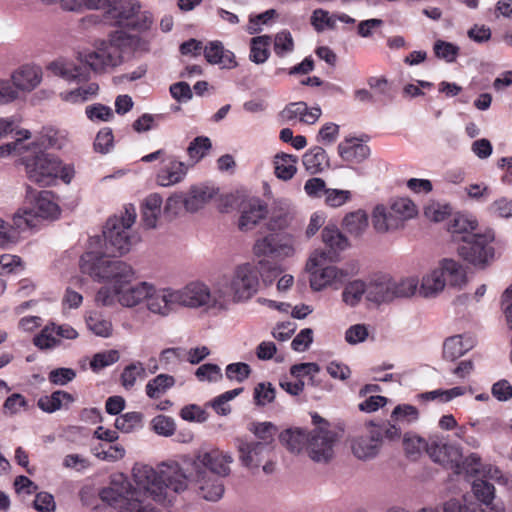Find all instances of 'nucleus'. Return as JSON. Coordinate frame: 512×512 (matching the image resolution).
I'll return each instance as SVG.
<instances>
[{
  "mask_svg": "<svg viewBox=\"0 0 512 512\" xmlns=\"http://www.w3.org/2000/svg\"><path fill=\"white\" fill-rule=\"evenodd\" d=\"M217 189L208 185L192 186L186 197V211L197 212L216 195Z\"/></svg>",
  "mask_w": 512,
  "mask_h": 512,
  "instance_id": "obj_30",
  "label": "nucleus"
},
{
  "mask_svg": "<svg viewBox=\"0 0 512 512\" xmlns=\"http://www.w3.org/2000/svg\"><path fill=\"white\" fill-rule=\"evenodd\" d=\"M162 480L166 486L167 505L171 503V500H168V489L180 493L187 490L189 484H192V466L190 462L186 469H183L177 463L166 465V469L162 471Z\"/></svg>",
  "mask_w": 512,
  "mask_h": 512,
  "instance_id": "obj_22",
  "label": "nucleus"
},
{
  "mask_svg": "<svg viewBox=\"0 0 512 512\" xmlns=\"http://www.w3.org/2000/svg\"><path fill=\"white\" fill-rule=\"evenodd\" d=\"M148 290L146 307L150 313L167 317L179 307L175 288L156 287L154 284L149 283Z\"/></svg>",
  "mask_w": 512,
  "mask_h": 512,
  "instance_id": "obj_17",
  "label": "nucleus"
},
{
  "mask_svg": "<svg viewBox=\"0 0 512 512\" xmlns=\"http://www.w3.org/2000/svg\"><path fill=\"white\" fill-rule=\"evenodd\" d=\"M149 283L142 281L136 284H126L116 292L109 291L107 288H100L95 300L101 306L112 307L119 303L123 307L133 308L144 300L146 301L147 293H149Z\"/></svg>",
  "mask_w": 512,
  "mask_h": 512,
  "instance_id": "obj_13",
  "label": "nucleus"
},
{
  "mask_svg": "<svg viewBox=\"0 0 512 512\" xmlns=\"http://www.w3.org/2000/svg\"><path fill=\"white\" fill-rule=\"evenodd\" d=\"M340 157L351 163H361L370 155V148L357 139H346L338 145Z\"/></svg>",
  "mask_w": 512,
  "mask_h": 512,
  "instance_id": "obj_33",
  "label": "nucleus"
},
{
  "mask_svg": "<svg viewBox=\"0 0 512 512\" xmlns=\"http://www.w3.org/2000/svg\"><path fill=\"white\" fill-rule=\"evenodd\" d=\"M269 217L265 224L267 231L286 232L285 230L292 224L295 216V209L292 204L285 199L274 201Z\"/></svg>",
  "mask_w": 512,
  "mask_h": 512,
  "instance_id": "obj_23",
  "label": "nucleus"
},
{
  "mask_svg": "<svg viewBox=\"0 0 512 512\" xmlns=\"http://www.w3.org/2000/svg\"><path fill=\"white\" fill-rule=\"evenodd\" d=\"M446 286V278L443 277L441 270L437 267L426 272L419 282V295L424 298H434L438 296Z\"/></svg>",
  "mask_w": 512,
  "mask_h": 512,
  "instance_id": "obj_29",
  "label": "nucleus"
},
{
  "mask_svg": "<svg viewBox=\"0 0 512 512\" xmlns=\"http://www.w3.org/2000/svg\"><path fill=\"white\" fill-rule=\"evenodd\" d=\"M372 225L377 233L384 234L401 228L391 206L379 204L372 211Z\"/></svg>",
  "mask_w": 512,
  "mask_h": 512,
  "instance_id": "obj_27",
  "label": "nucleus"
},
{
  "mask_svg": "<svg viewBox=\"0 0 512 512\" xmlns=\"http://www.w3.org/2000/svg\"><path fill=\"white\" fill-rule=\"evenodd\" d=\"M220 478L207 470L192 469V485L198 495L206 501L217 502L223 497L225 486Z\"/></svg>",
  "mask_w": 512,
  "mask_h": 512,
  "instance_id": "obj_19",
  "label": "nucleus"
},
{
  "mask_svg": "<svg viewBox=\"0 0 512 512\" xmlns=\"http://www.w3.org/2000/svg\"><path fill=\"white\" fill-rule=\"evenodd\" d=\"M74 401L75 398L72 394L63 390H57L51 395L40 397L37 405L42 411L46 413H53L63 407L68 408V406Z\"/></svg>",
  "mask_w": 512,
  "mask_h": 512,
  "instance_id": "obj_38",
  "label": "nucleus"
},
{
  "mask_svg": "<svg viewBox=\"0 0 512 512\" xmlns=\"http://www.w3.org/2000/svg\"><path fill=\"white\" fill-rule=\"evenodd\" d=\"M382 445V431L371 429L351 439V449L355 457L369 460L376 457Z\"/></svg>",
  "mask_w": 512,
  "mask_h": 512,
  "instance_id": "obj_21",
  "label": "nucleus"
},
{
  "mask_svg": "<svg viewBox=\"0 0 512 512\" xmlns=\"http://www.w3.org/2000/svg\"><path fill=\"white\" fill-rule=\"evenodd\" d=\"M260 285L257 267L249 262L239 264L215 280L216 303L223 311L234 304L245 303L258 292Z\"/></svg>",
  "mask_w": 512,
  "mask_h": 512,
  "instance_id": "obj_2",
  "label": "nucleus"
},
{
  "mask_svg": "<svg viewBox=\"0 0 512 512\" xmlns=\"http://www.w3.org/2000/svg\"><path fill=\"white\" fill-rule=\"evenodd\" d=\"M272 43V37L269 35L256 36L250 42L249 59L256 64H263L270 55L269 46Z\"/></svg>",
  "mask_w": 512,
  "mask_h": 512,
  "instance_id": "obj_43",
  "label": "nucleus"
},
{
  "mask_svg": "<svg viewBox=\"0 0 512 512\" xmlns=\"http://www.w3.org/2000/svg\"><path fill=\"white\" fill-rule=\"evenodd\" d=\"M175 384V378L168 374H159L146 384L145 391L149 398L157 399Z\"/></svg>",
  "mask_w": 512,
  "mask_h": 512,
  "instance_id": "obj_46",
  "label": "nucleus"
},
{
  "mask_svg": "<svg viewBox=\"0 0 512 512\" xmlns=\"http://www.w3.org/2000/svg\"><path fill=\"white\" fill-rule=\"evenodd\" d=\"M132 476L135 487L131 486V492H136L135 497L150 503L149 500L161 505H166V486L159 474L152 466L136 463L132 468Z\"/></svg>",
  "mask_w": 512,
  "mask_h": 512,
  "instance_id": "obj_8",
  "label": "nucleus"
},
{
  "mask_svg": "<svg viewBox=\"0 0 512 512\" xmlns=\"http://www.w3.org/2000/svg\"><path fill=\"white\" fill-rule=\"evenodd\" d=\"M426 450L434 462L453 469L456 474L462 473V452L459 447L448 444L443 437L434 436L429 438Z\"/></svg>",
  "mask_w": 512,
  "mask_h": 512,
  "instance_id": "obj_16",
  "label": "nucleus"
},
{
  "mask_svg": "<svg viewBox=\"0 0 512 512\" xmlns=\"http://www.w3.org/2000/svg\"><path fill=\"white\" fill-rule=\"evenodd\" d=\"M131 492V483L123 475L114 477L109 487L101 490L102 501L119 509L120 512H143L146 504Z\"/></svg>",
  "mask_w": 512,
  "mask_h": 512,
  "instance_id": "obj_10",
  "label": "nucleus"
},
{
  "mask_svg": "<svg viewBox=\"0 0 512 512\" xmlns=\"http://www.w3.org/2000/svg\"><path fill=\"white\" fill-rule=\"evenodd\" d=\"M61 340L57 338L54 323L46 325L33 339V344L40 350H49L59 346Z\"/></svg>",
  "mask_w": 512,
  "mask_h": 512,
  "instance_id": "obj_49",
  "label": "nucleus"
},
{
  "mask_svg": "<svg viewBox=\"0 0 512 512\" xmlns=\"http://www.w3.org/2000/svg\"><path fill=\"white\" fill-rule=\"evenodd\" d=\"M135 42V36L118 30L113 32L107 41L100 42L94 50L79 52L78 60L83 65L58 59L50 63L48 69L68 82H84L89 79V70L103 72L121 64L123 48L130 47Z\"/></svg>",
  "mask_w": 512,
  "mask_h": 512,
  "instance_id": "obj_1",
  "label": "nucleus"
},
{
  "mask_svg": "<svg viewBox=\"0 0 512 512\" xmlns=\"http://www.w3.org/2000/svg\"><path fill=\"white\" fill-rule=\"evenodd\" d=\"M367 284V300L377 304L392 301L391 276L379 275L372 278Z\"/></svg>",
  "mask_w": 512,
  "mask_h": 512,
  "instance_id": "obj_28",
  "label": "nucleus"
},
{
  "mask_svg": "<svg viewBox=\"0 0 512 512\" xmlns=\"http://www.w3.org/2000/svg\"><path fill=\"white\" fill-rule=\"evenodd\" d=\"M99 10L106 23L138 32L148 30L153 22L149 13L140 12L137 0H105Z\"/></svg>",
  "mask_w": 512,
  "mask_h": 512,
  "instance_id": "obj_6",
  "label": "nucleus"
},
{
  "mask_svg": "<svg viewBox=\"0 0 512 512\" xmlns=\"http://www.w3.org/2000/svg\"><path fill=\"white\" fill-rule=\"evenodd\" d=\"M81 271L94 280L107 282L109 291L116 292L136 279L133 267L122 260H110L95 252H86L80 259Z\"/></svg>",
  "mask_w": 512,
  "mask_h": 512,
  "instance_id": "obj_3",
  "label": "nucleus"
},
{
  "mask_svg": "<svg viewBox=\"0 0 512 512\" xmlns=\"http://www.w3.org/2000/svg\"><path fill=\"white\" fill-rule=\"evenodd\" d=\"M368 224V215L362 209L347 213L342 220V228L354 237L362 236Z\"/></svg>",
  "mask_w": 512,
  "mask_h": 512,
  "instance_id": "obj_40",
  "label": "nucleus"
},
{
  "mask_svg": "<svg viewBox=\"0 0 512 512\" xmlns=\"http://www.w3.org/2000/svg\"><path fill=\"white\" fill-rule=\"evenodd\" d=\"M494 239L495 233L492 229L467 235L457 248L458 254L475 267L485 268L494 259L495 250L491 245Z\"/></svg>",
  "mask_w": 512,
  "mask_h": 512,
  "instance_id": "obj_9",
  "label": "nucleus"
},
{
  "mask_svg": "<svg viewBox=\"0 0 512 512\" xmlns=\"http://www.w3.org/2000/svg\"><path fill=\"white\" fill-rule=\"evenodd\" d=\"M205 59L210 64H222L224 67L236 65L235 56L230 51H225L220 41H212L203 50Z\"/></svg>",
  "mask_w": 512,
  "mask_h": 512,
  "instance_id": "obj_39",
  "label": "nucleus"
},
{
  "mask_svg": "<svg viewBox=\"0 0 512 512\" xmlns=\"http://www.w3.org/2000/svg\"><path fill=\"white\" fill-rule=\"evenodd\" d=\"M297 252V239L291 232L268 231L256 238L252 253L261 259L284 260L293 257ZM263 260H259L262 264Z\"/></svg>",
  "mask_w": 512,
  "mask_h": 512,
  "instance_id": "obj_7",
  "label": "nucleus"
},
{
  "mask_svg": "<svg viewBox=\"0 0 512 512\" xmlns=\"http://www.w3.org/2000/svg\"><path fill=\"white\" fill-rule=\"evenodd\" d=\"M163 199L160 194L148 195L141 205V220L146 228L152 229L157 226L162 211Z\"/></svg>",
  "mask_w": 512,
  "mask_h": 512,
  "instance_id": "obj_31",
  "label": "nucleus"
},
{
  "mask_svg": "<svg viewBox=\"0 0 512 512\" xmlns=\"http://www.w3.org/2000/svg\"><path fill=\"white\" fill-rule=\"evenodd\" d=\"M27 178L40 186H49L60 178L69 184L74 175V166L63 164L61 160L50 153L35 152L22 158Z\"/></svg>",
  "mask_w": 512,
  "mask_h": 512,
  "instance_id": "obj_5",
  "label": "nucleus"
},
{
  "mask_svg": "<svg viewBox=\"0 0 512 512\" xmlns=\"http://www.w3.org/2000/svg\"><path fill=\"white\" fill-rule=\"evenodd\" d=\"M191 165L179 160L175 155L163 159L162 166L156 174V183L161 187H171L181 183Z\"/></svg>",
  "mask_w": 512,
  "mask_h": 512,
  "instance_id": "obj_20",
  "label": "nucleus"
},
{
  "mask_svg": "<svg viewBox=\"0 0 512 512\" xmlns=\"http://www.w3.org/2000/svg\"><path fill=\"white\" fill-rule=\"evenodd\" d=\"M17 92H31L42 81V69L37 65L25 64L11 73L10 77Z\"/></svg>",
  "mask_w": 512,
  "mask_h": 512,
  "instance_id": "obj_24",
  "label": "nucleus"
},
{
  "mask_svg": "<svg viewBox=\"0 0 512 512\" xmlns=\"http://www.w3.org/2000/svg\"><path fill=\"white\" fill-rule=\"evenodd\" d=\"M363 295L367 297V284L361 280H354L344 287L342 300L346 305L354 307L361 301Z\"/></svg>",
  "mask_w": 512,
  "mask_h": 512,
  "instance_id": "obj_47",
  "label": "nucleus"
},
{
  "mask_svg": "<svg viewBox=\"0 0 512 512\" xmlns=\"http://www.w3.org/2000/svg\"><path fill=\"white\" fill-rule=\"evenodd\" d=\"M235 446L239 462L250 470L259 468L264 460L273 453L267 443H257L246 438H237Z\"/></svg>",
  "mask_w": 512,
  "mask_h": 512,
  "instance_id": "obj_18",
  "label": "nucleus"
},
{
  "mask_svg": "<svg viewBox=\"0 0 512 512\" xmlns=\"http://www.w3.org/2000/svg\"><path fill=\"white\" fill-rule=\"evenodd\" d=\"M459 50L460 49L457 45L443 40H437L433 46V51L436 57L443 59L448 63H452L456 60Z\"/></svg>",
  "mask_w": 512,
  "mask_h": 512,
  "instance_id": "obj_64",
  "label": "nucleus"
},
{
  "mask_svg": "<svg viewBox=\"0 0 512 512\" xmlns=\"http://www.w3.org/2000/svg\"><path fill=\"white\" fill-rule=\"evenodd\" d=\"M234 462L232 454L218 448L201 450L190 461L193 470H207L218 477H228L231 474L230 465Z\"/></svg>",
  "mask_w": 512,
  "mask_h": 512,
  "instance_id": "obj_14",
  "label": "nucleus"
},
{
  "mask_svg": "<svg viewBox=\"0 0 512 512\" xmlns=\"http://www.w3.org/2000/svg\"><path fill=\"white\" fill-rule=\"evenodd\" d=\"M303 165L311 174H316L328 166V157L322 147L315 146L303 155Z\"/></svg>",
  "mask_w": 512,
  "mask_h": 512,
  "instance_id": "obj_42",
  "label": "nucleus"
},
{
  "mask_svg": "<svg viewBox=\"0 0 512 512\" xmlns=\"http://www.w3.org/2000/svg\"><path fill=\"white\" fill-rule=\"evenodd\" d=\"M477 220L467 214H456L448 225V231L451 233L454 241H464L465 236L474 235L477 228Z\"/></svg>",
  "mask_w": 512,
  "mask_h": 512,
  "instance_id": "obj_32",
  "label": "nucleus"
},
{
  "mask_svg": "<svg viewBox=\"0 0 512 512\" xmlns=\"http://www.w3.org/2000/svg\"><path fill=\"white\" fill-rule=\"evenodd\" d=\"M179 307L202 308L222 312L216 303L215 282L210 288L202 281H192L176 289Z\"/></svg>",
  "mask_w": 512,
  "mask_h": 512,
  "instance_id": "obj_12",
  "label": "nucleus"
},
{
  "mask_svg": "<svg viewBox=\"0 0 512 512\" xmlns=\"http://www.w3.org/2000/svg\"><path fill=\"white\" fill-rule=\"evenodd\" d=\"M273 49L279 57H284L294 50V40L288 30H282L275 35Z\"/></svg>",
  "mask_w": 512,
  "mask_h": 512,
  "instance_id": "obj_60",
  "label": "nucleus"
},
{
  "mask_svg": "<svg viewBox=\"0 0 512 512\" xmlns=\"http://www.w3.org/2000/svg\"><path fill=\"white\" fill-rule=\"evenodd\" d=\"M16 139L0 146V157H7L11 154H21L28 147L24 144V140L30 138L31 133L28 130H17L15 132Z\"/></svg>",
  "mask_w": 512,
  "mask_h": 512,
  "instance_id": "obj_55",
  "label": "nucleus"
},
{
  "mask_svg": "<svg viewBox=\"0 0 512 512\" xmlns=\"http://www.w3.org/2000/svg\"><path fill=\"white\" fill-rule=\"evenodd\" d=\"M401 226L417 215L416 205L408 198H399L390 205Z\"/></svg>",
  "mask_w": 512,
  "mask_h": 512,
  "instance_id": "obj_50",
  "label": "nucleus"
},
{
  "mask_svg": "<svg viewBox=\"0 0 512 512\" xmlns=\"http://www.w3.org/2000/svg\"><path fill=\"white\" fill-rule=\"evenodd\" d=\"M309 432L302 428H289L279 435L280 442L292 453L307 449Z\"/></svg>",
  "mask_w": 512,
  "mask_h": 512,
  "instance_id": "obj_37",
  "label": "nucleus"
},
{
  "mask_svg": "<svg viewBox=\"0 0 512 512\" xmlns=\"http://www.w3.org/2000/svg\"><path fill=\"white\" fill-rule=\"evenodd\" d=\"M120 358L119 352L117 350L111 349L96 353L91 362L90 367L93 371L98 372L114 363H116Z\"/></svg>",
  "mask_w": 512,
  "mask_h": 512,
  "instance_id": "obj_62",
  "label": "nucleus"
},
{
  "mask_svg": "<svg viewBox=\"0 0 512 512\" xmlns=\"http://www.w3.org/2000/svg\"><path fill=\"white\" fill-rule=\"evenodd\" d=\"M268 215V207L259 198L249 200L243 205L238 220L239 230L246 232L254 229Z\"/></svg>",
  "mask_w": 512,
  "mask_h": 512,
  "instance_id": "obj_25",
  "label": "nucleus"
},
{
  "mask_svg": "<svg viewBox=\"0 0 512 512\" xmlns=\"http://www.w3.org/2000/svg\"><path fill=\"white\" fill-rule=\"evenodd\" d=\"M311 24L318 32H322L326 29H333L336 25V14H330L328 11L323 9H316L312 14Z\"/></svg>",
  "mask_w": 512,
  "mask_h": 512,
  "instance_id": "obj_61",
  "label": "nucleus"
},
{
  "mask_svg": "<svg viewBox=\"0 0 512 512\" xmlns=\"http://www.w3.org/2000/svg\"><path fill=\"white\" fill-rule=\"evenodd\" d=\"M297 157L290 154H277L274 158V169L277 178L287 181L296 173Z\"/></svg>",
  "mask_w": 512,
  "mask_h": 512,
  "instance_id": "obj_44",
  "label": "nucleus"
},
{
  "mask_svg": "<svg viewBox=\"0 0 512 512\" xmlns=\"http://www.w3.org/2000/svg\"><path fill=\"white\" fill-rule=\"evenodd\" d=\"M442 512H483V509L476 501L463 497L444 502Z\"/></svg>",
  "mask_w": 512,
  "mask_h": 512,
  "instance_id": "obj_53",
  "label": "nucleus"
},
{
  "mask_svg": "<svg viewBox=\"0 0 512 512\" xmlns=\"http://www.w3.org/2000/svg\"><path fill=\"white\" fill-rule=\"evenodd\" d=\"M327 255L325 252H314L308 259L306 269L310 274V286L314 291H321L326 287L339 289L344 283L347 274L335 267L325 266Z\"/></svg>",
  "mask_w": 512,
  "mask_h": 512,
  "instance_id": "obj_11",
  "label": "nucleus"
},
{
  "mask_svg": "<svg viewBox=\"0 0 512 512\" xmlns=\"http://www.w3.org/2000/svg\"><path fill=\"white\" fill-rule=\"evenodd\" d=\"M36 219L37 218L31 208L29 206H25L14 213L12 218L13 223L11 225L16 229L19 235L21 231L34 227L36 225Z\"/></svg>",
  "mask_w": 512,
  "mask_h": 512,
  "instance_id": "obj_56",
  "label": "nucleus"
},
{
  "mask_svg": "<svg viewBox=\"0 0 512 512\" xmlns=\"http://www.w3.org/2000/svg\"><path fill=\"white\" fill-rule=\"evenodd\" d=\"M146 377V369L142 362L135 361L127 365L121 374V383L126 389L132 388L137 379Z\"/></svg>",
  "mask_w": 512,
  "mask_h": 512,
  "instance_id": "obj_51",
  "label": "nucleus"
},
{
  "mask_svg": "<svg viewBox=\"0 0 512 512\" xmlns=\"http://www.w3.org/2000/svg\"><path fill=\"white\" fill-rule=\"evenodd\" d=\"M322 240L334 251H342L348 247L347 238L335 226H326L322 230Z\"/></svg>",
  "mask_w": 512,
  "mask_h": 512,
  "instance_id": "obj_52",
  "label": "nucleus"
},
{
  "mask_svg": "<svg viewBox=\"0 0 512 512\" xmlns=\"http://www.w3.org/2000/svg\"><path fill=\"white\" fill-rule=\"evenodd\" d=\"M321 116L319 107L309 108L305 102H293L288 104L281 112V117L287 122H301L304 124H314Z\"/></svg>",
  "mask_w": 512,
  "mask_h": 512,
  "instance_id": "obj_26",
  "label": "nucleus"
},
{
  "mask_svg": "<svg viewBox=\"0 0 512 512\" xmlns=\"http://www.w3.org/2000/svg\"><path fill=\"white\" fill-rule=\"evenodd\" d=\"M472 492L482 504L489 506L495 498V487L483 479H475L472 483Z\"/></svg>",
  "mask_w": 512,
  "mask_h": 512,
  "instance_id": "obj_54",
  "label": "nucleus"
},
{
  "mask_svg": "<svg viewBox=\"0 0 512 512\" xmlns=\"http://www.w3.org/2000/svg\"><path fill=\"white\" fill-rule=\"evenodd\" d=\"M437 269L441 270L446 283L450 286L461 287L466 283V271L463 266L454 259H442Z\"/></svg>",
  "mask_w": 512,
  "mask_h": 512,
  "instance_id": "obj_36",
  "label": "nucleus"
},
{
  "mask_svg": "<svg viewBox=\"0 0 512 512\" xmlns=\"http://www.w3.org/2000/svg\"><path fill=\"white\" fill-rule=\"evenodd\" d=\"M137 213L133 205H127L119 215L110 217L103 231L105 248L112 255H125L140 242L139 233L133 228Z\"/></svg>",
  "mask_w": 512,
  "mask_h": 512,
  "instance_id": "obj_4",
  "label": "nucleus"
},
{
  "mask_svg": "<svg viewBox=\"0 0 512 512\" xmlns=\"http://www.w3.org/2000/svg\"><path fill=\"white\" fill-rule=\"evenodd\" d=\"M337 433L329 428L319 427L309 432L307 453L317 463H328L334 457Z\"/></svg>",
  "mask_w": 512,
  "mask_h": 512,
  "instance_id": "obj_15",
  "label": "nucleus"
},
{
  "mask_svg": "<svg viewBox=\"0 0 512 512\" xmlns=\"http://www.w3.org/2000/svg\"><path fill=\"white\" fill-rule=\"evenodd\" d=\"M143 414L140 412H127L125 414L120 415L115 420L116 429L124 432L130 433L135 429L142 427Z\"/></svg>",
  "mask_w": 512,
  "mask_h": 512,
  "instance_id": "obj_57",
  "label": "nucleus"
},
{
  "mask_svg": "<svg viewBox=\"0 0 512 512\" xmlns=\"http://www.w3.org/2000/svg\"><path fill=\"white\" fill-rule=\"evenodd\" d=\"M98 84L89 83L85 86L76 88L71 91L63 92L60 97L63 101L71 104L84 103L96 96L98 92Z\"/></svg>",
  "mask_w": 512,
  "mask_h": 512,
  "instance_id": "obj_45",
  "label": "nucleus"
},
{
  "mask_svg": "<svg viewBox=\"0 0 512 512\" xmlns=\"http://www.w3.org/2000/svg\"><path fill=\"white\" fill-rule=\"evenodd\" d=\"M30 204L29 207L36 218H53L59 213L58 205L54 202L53 195L49 191L39 192Z\"/></svg>",
  "mask_w": 512,
  "mask_h": 512,
  "instance_id": "obj_34",
  "label": "nucleus"
},
{
  "mask_svg": "<svg viewBox=\"0 0 512 512\" xmlns=\"http://www.w3.org/2000/svg\"><path fill=\"white\" fill-rule=\"evenodd\" d=\"M92 452L97 458L109 462H116L123 459L126 453L125 448L119 444L110 445L107 449L99 445L94 447Z\"/></svg>",
  "mask_w": 512,
  "mask_h": 512,
  "instance_id": "obj_63",
  "label": "nucleus"
},
{
  "mask_svg": "<svg viewBox=\"0 0 512 512\" xmlns=\"http://www.w3.org/2000/svg\"><path fill=\"white\" fill-rule=\"evenodd\" d=\"M419 279L416 276H407L399 279L391 277L392 301L395 299L411 298L419 294Z\"/></svg>",
  "mask_w": 512,
  "mask_h": 512,
  "instance_id": "obj_41",
  "label": "nucleus"
},
{
  "mask_svg": "<svg viewBox=\"0 0 512 512\" xmlns=\"http://www.w3.org/2000/svg\"><path fill=\"white\" fill-rule=\"evenodd\" d=\"M211 148V142L208 137H196L188 146L187 153L189 160L194 165L200 161Z\"/></svg>",
  "mask_w": 512,
  "mask_h": 512,
  "instance_id": "obj_59",
  "label": "nucleus"
},
{
  "mask_svg": "<svg viewBox=\"0 0 512 512\" xmlns=\"http://www.w3.org/2000/svg\"><path fill=\"white\" fill-rule=\"evenodd\" d=\"M86 324L88 329L97 336L107 338L112 334V323L100 314L89 315Z\"/></svg>",
  "mask_w": 512,
  "mask_h": 512,
  "instance_id": "obj_58",
  "label": "nucleus"
},
{
  "mask_svg": "<svg viewBox=\"0 0 512 512\" xmlns=\"http://www.w3.org/2000/svg\"><path fill=\"white\" fill-rule=\"evenodd\" d=\"M474 341L470 337L455 335L447 338L443 344V356L446 360L454 361L472 349Z\"/></svg>",
  "mask_w": 512,
  "mask_h": 512,
  "instance_id": "obj_35",
  "label": "nucleus"
},
{
  "mask_svg": "<svg viewBox=\"0 0 512 512\" xmlns=\"http://www.w3.org/2000/svg\"><path fill=\"white\" fill-rule=\"evenodd\" d=\"M257 438V443H267L270 450L274 451L275 435L277 427L271 422H261L252 424L249 429Z\"/></svg>",
  "mask_w": 512,
  "mask_h": 512,
  "instance_id": "obj_48",
  "label": "nucleus"
}]
</instances>
